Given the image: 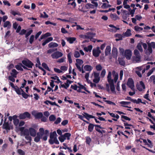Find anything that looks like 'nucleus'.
Listing matches in <instances>:
<instances>
[{
  "label": "nucleus",
  "mask_w": 155,
  "mask_h": 155,
  "mask_svg": "<svg viewBox=\"0 0 155 155\" xmlns=\"http://www.w3.org/2000/svg\"><path fill=\"white\" fill-rule=\"evenodd\" d=\"M112 74L114 80L111 78V72L110 71L109 72L107 77L108 84H106V89L108 92H109L110 91H111L113 93H114L115 92V88L114 83H116L118 79V74L115 71H112Z\"/></svg>",
  "instance_id": "f257e3e1"
},
{
  "label": "nucleus",
  "mask_w": 155,
  "mask_h": 155,
  "mask_svg": "<svg viewBox=\"0 0 155 155\" xmlns=\"http://www.w3.org/2000/svg\"><path fill=\"white\" fill-rule=\"evenodd\" d=\"M24 127L20 128V130L22 134L25 136V138L27 140L30 141L32 140L31 137H35L36 136V130L32 127H29L28 129H24Z\"/></svg>",
  "instance_id": "f03ea898"
},
{
  "label": "nucleus",
  "mask_w": 155,
  "mask_h": 155,
  "mask_svg": "<svg viewBox=\"0 0 155 155\" xmlns=\"http://www.w3.org/2000/svg\"><path fill=\"white\" fill-rule=\"evenodd\" d=\"M49 135V131L48 130H45L43 128H39V131L37 134L34 139V141L36 142H38L40 141V139H42L45 141L47 139Z\"/></svg>",
  "instance_id": "7ed1b4c3"
},
{
  "label": "nucleus",
  "mask_w": 155,
  "mask_h": 155,
  "mask_svg": "<svg viewBox=\"0 0 155 155\" xmlns=\"http://www.w3.org/2000/svg\"><path fill=\"white\" fill-rule=\"evenodd\" d=\"M148 47L146 44H143V48L144 51L147 55H149L152 52V48H155V42H152L148 43Z\"/></svg>",
  "instance_id": "20e7f679"
},
{
  "label": "nucleus",
  "mask_w": 155,
  "mask_h": 155,
  "mask_svg": "<svg viewBox=\"0 0 155 155\" xmlns=\"http://www.w3.org/2000/svg\"><path fill=\"white\" fill-rule=\"evenodd\" d=\"M120 52L124 58L127 60H130L132 56V51L129 50L127 49L124 51V49L121 48H119Z\"/></svg>",
  "instance_id": "39448f33"
},
{
  "label": "nucleus",
  "mask_w": 155,
  "mask_h": 155,
  "mask_svg": "<svg viewBox=\"0 0 155 155\" xmlns=\"http://www.w3.org/2000/svg\"><path fill=\"white\" fill-rule=\"evenodd\" d=\"M134 56L132 58V61L134 63H139L141 61V57L139 51L137 49H135L134 52Z\"/></svg>",
  "instance_id": "423d86ee"
},
{
  "label": "nucleus",
  "mask_w": 155,
  "mask_h": 155,
  "mask_svg": "<svg viewBox=\"0 0 155 155\" xmlns=\"http://www.w3.org/2000/svg\"><path fill=\"white\" fill-rule=\"evenodd\" d=\"M71 88L74 90H77L78 92H81V90L83 89L89 93H90V91L87 90L85 87L80 83H78L77 85H71Z\"/></svg>",
  "instance_id": "0eeeda50"
},
{
  "label": "nucleus",
  "mask_w": 155,
  "mask_h": 155,
  "mask_svg": "<svg viewBox=\"0 0 155 155\" xmlns=\"http://www.w3.org/2000/svg\"><path fill=\"white\" fill-rule=\"evenodd\" d=\"M94 77L93 81L95 83H98L100 81V79L99 76V73L95 71H94L91 74V78Z\"/></svg>",
  "instance_id": "6e6552de"
},
{
  "label": "nucleus",
  "mask_w": 155,
  "mask_h": 155,
  "mask_svg": "<svg viewBox=\"0 0 155 155\" xmlns=\"http://www.w3.org/2000/svg\"><path fill=\"white\" fill-rule=\"evenodd\" d=\"M10 84L11 86L13 88L15 91L16 93L18 95H21L23 90L21 88V87L19 88L17 86H15L13 84L12 82H10Z\"/></svg>",
  "instance_id": "1a4fd4ad"
},
{
  "label": "nucleus",
  "mask_w": 155,
  "mask_h": 155,
  "mask_svg": "<svg viewBox=\"0 0 155 155\" xmlns=\"http://www.w3.org/2000/svg\"><path fill=\"white\" fill-rule=\"evenodd\" d=\"M63 54L61 52L57 51L53 53L51 56L53 59H58L63 56Z\"/></svg>",
  "instance_id": "9d476101"
},
{
  "label": "nucleus",
  "mask_w": 155,
  "mask_h": 155,
  "mask_svg": "<svg viewBox=\"0 0 155 155\" xmlns=\"http://www.w3.org/2000/svg\"><path fill=\"white\" fill-rule=\"evenodd\" d=\"M93 55L95 57H98L99 55L101 53V51L100 50V48L97 47L93 49L92 51Z\"/></svg>",
  "instance_id": "9b49d317"
},
{
  "label": "nucleus",
  "mask_w": 155,
  "mask_h": 155,
  "mask_svg": "<svg viewBox=\"0 0 155 155\" xmlns=\"http://www.w3.org/2000/svg\"><path fill=\"white\" fill-rule=\"evenodd\" d=\"M30 114L28 112H26L20 114L18 117L20 119H25L27 118H30Z\"/></svg>",
  "instance_id": "f8f14e48"
},
{
  "label": "nucleus",
  "mask_w": 155,
  "mask_h": 155,
  "mask_svg": "<svg viewBox=\"0 0 155 155\" xmlns=\"http://www.w3.org/2000/svg\"><path fill=\"white\" fill-rule=\"evenodd\" d=\"M76 62L75 65L78 68L81 70V65L83 64L84 62L81 59H77L76 60Z\"/></svg>",
  "instance_id": "ddd939ff"
},
{
  "label": "nucleus",
  "mask_w": 155,
  "mask_h": 155,
  "mask_svg": "<svg viewBox=\"0 0 155 155\" xmlns=\"http://www.w3.org/2000/svg\"><path fill=\"white\" fill-rule=\"evenodd\" d=\"M22 63L29 68H32L33 65V63L29 60L26 59L22 61Z\"/></svg>",
  "instance_id": "4468645a"
},
{
  "label": "nucleus",
  "mask_w": 155,
  "mask_h": 155,
  "mask_svg": "<svg viewBox=\"0 0 155 155\" xmlns=\"http://www.w3.org/2000/svg\"><path fill=\"white\" fill-rule=\"evenodd\" d=\"M143 66L144 65L142 66L137 67L134 69V70L135 72L140 77H142V74L140 71L142 70V67H143Z\"/></svg>",
  "instance_id": "2eb2a0df"
},
{
  "label": "nucleus",
  "mask_w": 155,
  "mask_h": 155,
  "mask_svg": "<svg viewBox=\"0 0 155 155\" xmlns=\"http://www.w3.org/2000/svg\"><path fill=\"white\" fill-rule=\"evenodd\" d=\"M57 134L56 131H54L51 133L50 135V139L49 140V143L51 144H53V140L57 138Z\"/></svg>",
  "instance_id": "dca6fc26"
},
{
  "label": "nucleus",
  "mask_w": 155,
  "mask_h": 155,
  "mask_svg": "<svg viewBox=\"0 0 155 155\" xmlns=\"http://www.w3.org/2000/svg\"><path fill=\"white\" fill-rule=\"evenodd\" d=\"M137 89L139 91H141L145 89V86L142 81H140L137 85Z\"/></svg>",
  "instance_id": "f3484780"
},
{
  "label": "nucleus",
  "mask_w": 155,
  "mask_h": 155,
  "mask_svg": "<svg viewBox=\"0 0 155 155\" xmlns=\"http://www.w3.org/2000/svg\"><path fill=\"white\" fill-rule=\"evenodd\" d=\"M109 26L110 27V28H108L109 31L112 32H116L117 30H120L119 28L116 27L113 25H109Z\"/></svg>",
  "instance_id": "a211bd4d"
},
{
  "label": "nucleus",
  "mask_w": 155,
  "mask_h": 155,
  "mask_svg": "<svg viewBox=\"0 0 155 155\" xmlns=\"http://www.w3.org/2000/svg\"><path fill=\"white\" fill-rule=\"evenodd\" d=\"M127 85L132 90H134V82L132 78H129L127 82Z\"/></svg>",
  "instance_id": "6ab92c4d"
},
{
  "label": "nucleus",
  "mask_w": 155,
  "mask_h": 155,
  "mask_svg": "<svg viewBox=\"0 0 155 155\" xmlns=\"http://www.w3.org/2000/svg\"><path fill=\"white\" fill-rule=\"evenodd\" d=\"M32 114L36 118H40L42 117L43 116V114L42 113L37 112L35 111H33L32 112Z\"/></svg>",
  "instance_id": "aec40b11"
},
{
  "label": "nucleus",
  "mask_w": 155,
  "mask_h": 155,
  "mask_svg": "<svg viewBox=\"0 0 155 155\" xmlns=\"http://www.w3.org/2000/svg\"><path fill=\"white\" fill-rule=\"evenodd\" d=\"M3 128L7 130H10V129H12V126L9 124L7 122H4L3 124Z\"/></svg>",
  "instance_id": "412c9836"
},
{
  "label": "nucleus",
  "mask_w": 155,
  "mask_h": 155,
  "mask_svg": "<svg viewBox=\"0 0 155 155\" xmlns=\"http://www.w3.org/2000/svg\"><path fill=\"white\" fill-rule=\"evenodd\" d=\"M131 35V31L130 29H127L125 33H124L122 34L123 37H130Z\"/></svg>",
  "instance_id": "4be33fe9"
},
{
  "label": "nucleus",
  "mask_w": 155,
  "mask_h": 155,
  "mask_svg": "<svg viewBox=\"0 0 155 155\" xmlns=\"http://www.w3.org/2000/svg\"><path fill=\"white\" fill-rule=\"evenodd\" d=\"M18 116L16 115H14L12 117L14 124L16 126H17L19 123V120L17 119Z\"/></svg>",
  "instance_id": "5701e85b"
},
{
  "label": "nucleus",
  "mask_w": 155,
  "mask_h": 155,
  "mask_svg": "<svg viewBox=\"0 0 155 155\" xmlns=\"http://www.w3.org/2000/svg\"><path fill=\"white\" fill-rule=\"evenodd\" d=\"M145 44L142 42H140L139 43L137 46V48L138 49V50L141 52L143 51V49L142 48V46L143 47V44Z\"/></svg>",
  "instance_id": "b1692460"
},
{
  "label": "nucleus",
  "mask_w": 155,
  "mask_h": 155,
  "mask_svg": "<svg viewBox=\"0 0 155 155\" xmlns=\"http://www.w3.org/2000/svg\"><path fill=\"white\" fill-rule=\"evenodd\" d=\"M119 103L122 106L130 108V107H129L127 106V105H129L130 103V102L122 101L119 102Z\"/></svg>",
  "instance_id": "393cba45"
},
{
  "label": "nucleus",
  "mask_w": 155,
  "mask_h": 155,
  "mask_svg": "<svg viewBox=\"0 0 155 155\" xmlns=\"http://www.w3.org/2000/svg\"><path fill=\"white\" fill-rule=\"evenodd\" d=\"M110 17L111 19L114 21L117 20H119L120 19L119 17L118 16L115 14H110Z\"/></svg>",
  "instance_id": "a878e982"
},
{
  "label": "nucleus",
  "mask_w": 155,
  "mask_h": 155,
  "mask_svg": "<svg viewBox=\"0 0 155 155\" xmlns=\"http://www.w3.org/2000/svg\"><path fill=\"white\" fill-rule=\"evenodd\" d=\"M128 0H124L123 2V6L124 8L125 9H128L130 8V6L127 4L128 3Z\"/></svg>",
  "instance_id": "bb28decb"
},
{
  "label": "nucleus",
  "mask_w": 155,
  "mask_h": 155,
  "mask_svg": "<svg viewBox=\"0 0 155 155\" xmlns=\"http://www.w3.org/2000/svg\"><path fill=\"white\" fill-rule=\"evenodd\" d=\"M110 7H111V5L109 4V2L108 1H107V2L104 3L101 5V7L103 8H106Z\"/></svg>",
  "instance_id": "cd10ccee"
},
{
  "label": "nucleus",
  "mask_w": 155,
  "mask_h": 155,
  "mask_svg": "<svg viewBox=\"0 0 155 155\" xmlns=\"http://www.w3.org/2000/svg\"><path fill=\"white\" fill-rule=\"evenodd\" d=\"M84 68L85 71H91L92 70L93 68L91 65H87L84 66Z\"/></svg>",
  "instance_id": "c85d7f7f"
},
{
  "label": "nucleus",
  "mask_w": 155,
  "mask_h": 155,
  "mask_svg": "<svg viewBox=\"0 0 155 155\" xmlns=\"http://www.w3.org/2000/svg\"><path fill=\"white\" fill-rule=\"evenodd\" d=\"M111 48L109 46H107L105 49V55L107 56L109 55L110 53Z\"/></svg>",
  "instance_id": "c756f323"
},
{
  "label": "nucleus",
  "mask_w": 155,
  "mask_h": 155,
  "mask_svg": "<svg viewBox=\"0 0 155 155\" xmlns=\"http://www.w3.org/2000/svg\"><path fill=\"white\" fill-rule=\"evenodd\" d=\"M58 45L57 43L54 42H51L48 45V47L50 48H54L57 47Z\"/></svg>",
  "instance_id": "7c9ffc66"
},
{
  "label": "nucleus",
  "mask_w": 155,
  "mask_h": 155,
  "mask_svg": "<svg viewBox=\"0 0 155 155\" xmlns=\"http://www.w3.org/2000/svg\"><path fill=\"white\" fill-rule=\"evenodd\" d=\"M117 51L116 48H113L112 50V54L114 57L117 58Z\"/></svg>",
  "instance_id": "2f4dec72"
},
{
  "label": "nucleus",
  "mask_w": 155,
  "mask_h": 155,
  "mask_svg": "<svg viewBox=\"0 0 155 155\" xmlns=\"http://www.w3.org/2000/svg\"><path fill=\"white\" fill-rule=\"evenodd\" d=\"M72 52H70L68 54V59L69 64H71L72 63V60L71 57L72 55Z\"/></svg>",
  "instance_id": "473e14b6"
},
{
  "label": "nucleus",
  "mask_w": 155,
  "mask_h": 155,
  "mask_svg": "<svg viewBox=\"0 0 155 155\" xmlns=\"http://www.w3.org/2000/svg\"><path fill=\"white\" fill-rule=\"evenodd\" d=\"M76 38L75 37H69L67 38V40L70 44H72L76 40Z\"/></svg>",
  "instance_id": "72a5a7b5"
},
{
  "label": "nucleus",
  "mask_w": 155,
  "mask_h": 155,
  "mask_svg": "<svg viewBox=\"0 0 155 155\" xmlns=\"http://www.w3.org/2000/svg\"><path fill=\"white\" fill-rule=\"evenodd\" d=\"M128 9L129 12V13H128L129 15H130L132 17L134 16V15L135 13V10L134 9H131L130 7V8L127 9Z\"/></svg>",
  "instance_id": "f704fd0d"
},
{
  "label": "nucleus",
  "mask_w": 155,
  "mask_h": 155,
  "mask_svg": "<svg viewBox=\"0 0 155 155\" xmlns=\"http://www.w3.org/2000/svg\"><path fill=\"white\" fill-rule=\"evenodd\" d=\"M149 81L150 82H152L154 84H155V75H152L150 77Z\"/></svg>",
  "instance_id": "c9c22d12"
},
{
  "label": "nucleus",
  "mask_w": 155,
  "mask_h": 155,
  "mask_svg": "<svg viewBox=\"0 0 155 155\" xmlns=\"http://www.w3.org/2000/svg\"><path fill=\"white\" fill-rule=\"evenodd\" d=\"M11 26V24L10 22L8 21H7L5 22L4 24L3 27L5 28L8 27L9 28Z\"/></svg>",
  "instance_id": "e433bc0d"
},
{
  "label": "nucleus",
  "mask_w": 155,
  "mask_h": 155,
  "mask_svg": "<svg viewBox=\"0 0 155 155\" xmlns=\"http://www.w3.org/2000/svg\"><path fill=\"white\" fill-rule=\"evenodd\" d=\"M143 28L139 26H136L134 27V29L136 31L140 32L141 31L143 30Z\"/></svg>",
  "instance_id": "4c0bfd02"
},
{
  "label": "nucleus",
  "mask_w": 155,
  "mask_h": 155,
  "mask_svg": "<svg viewBox=\"0 0 155 155\" xmlns=\"http://www.w3.org/2000/svg\"><path fill=\"white\" fill-rule=\"evenodd\" d=\"M60 83V85L59 86V87L60 88L62 87L67 89L68 87V86H67L66 85V84L65 83L63 84V83L61 81V82Z\"/></svg>",
  "instance_id": "58836bf2"
},
{
  "label": "nucleus",
  "mask_w": 155,
  "mask_h": 155,
  "mask_svg": "<svg viewBox=\"0 0 155 155\" xmlns=\"http://www.w3.org/2000/svg\"><path fill=\"white\" fill-rule=\"evenodd\" d=\"M84 116L87 120H89L90 118H94V117L86 113H84Z\"/></svg>",
  "instance_id": "ea45409f"
},
{
  "label": "nucleus",
  "mask_w": 155,
  "mask_h": 155,
  "mask_svg": "<svg viewBox=\"0 0 155 155\" xmlns=\"http://www.w3.org/2000/svg\"><path fill=\"white\" fill-rule=\"evenodd\" d=\"M92 46L91 45H90L87 47H84V50L86 51H91L92 48Z\"/></svg>",
  "instance_id": "a19ab883"
},
{
  "label": "nucleus",
  "mask_w": 155,
  "mask_h": 155,
  "mask_svg": "<svg viewBox=\"0 0 155 155\" xmlns=\"http://www.w3.org/2000/svg\"><path fill=\"white\" fill-rule=\"evenodd\" d=\"M85 7L87 9H90L94 8L95 7L94 5H93L88 3L86 5Z\"/></svg>",
  "instance_id": "79ce46f5"
},
{
  "label": "nucleus",
  "mask_w": 155,
  "mask_h": 155,
  "mask_svg": "<svg viewBox=\"0 0 155 155\" xmlns=\"http://www.w3.org/2000/svg\"><path fill=\"white\" fill-rule=\"evenodd\" d=\"M94 35H95L93 33L88 32L87 34V35H85V36L86 38L91 39V37L94 36Z\"/></svg>",
  "instance_id": "37998d69"
},
{
  "label": "nucleus",
  "mask_w": 155,
  "mask_h": 155,
  "mask_svg": "<svg viewBox=\"0 0 155 155\" xmlns=\"http://www.w3.org/2000/svg\"><path fill=\"white\" fill-rule=\"evenodd\" d=\"M17 73V72L15 69H13L12 70V72H11V74L13 77H16V75Z\"/></svg>",
  "instance_id": "c03bdc74"
},
{
  "label": "nucleus",
  "mask_w": 155,
  "mask_h": 155,
  "mask_svg": "<svg viewBox=\"0 0 155 155\" xmlns=\"http://www.w3.org/2000/svg\"><path fill=\"white\" fill-rule=\"evenodd\" d=\"M89 73H86L85 74L84 77L88 83H91V81L89 79Z\"/></svg>",
  "instance_id": "a18cd8bd"
},
{
  "label": "nucleus",
  "mask_w": 155,
  "mask_h": 155,
  "mask_svg": "<svg viewBox=\"0 0 155 155\" xmlns=\"http://www.w3.org/2000/svg\"><path fill=\"white\" fill-rule=\"evenodd\" d=\"M132 102L137 104H139L142 102V100L138 98L137 100L134 99V100H132Z\"/></svg>",
  "instance_id": "49530a36"
},
{
  "label": "nucleus",
  "mask_w": 155,
  "mask_h": 155,
  "mask_svg": "<svg viewBox=\"0 0 155 155\" xmlns=\"http://www.w3.org/2000/svg\"><path fill=\"white\" fill-rule=\"evenodd\" d=\"M58 139L61 142H63L66 139V138L64 135H61L60 137H58Z\"/></svg>",
  "instance_id": "de8ad7c7"
},
{
  "label": "nucleus",
  "mask_w": 155,
  "mask_h": 155,
  "mask_svg": "<svg viewBox=\"0 0 155 155\" xmlns=\"http://www.w3.org/2000/svg\"><path fill=\"white\" fill-rule=\"evenodd\" d=\"M155 71V68H153L150 70L147 74V76H149L153 72Z\"/></svg>",
  "instance_id": "09e8293b"
},
{
  "label": "nucleus",
  "mask_w": 155,
  "mask_h": 155,
  "mask_svg": "<svg viewBox=\"0 0 155 155\" xmlns=\"http://www.w3.org/2000/svg\"><path fill=\"white\" fill-rule=\"evenodd\" d=\"M129 15L128 14H123L122 16V18L124 20H127V19H129L128 18L129 17Z\"/></svg>",
  "instance_id": "8fccbe9b"
},
{
  "label": "nucleus",
  "mask_w": 155,
  "mask_h": 155,
  "mask_svg": "<svg viewBox=\"0 0 155 155\" xmlns=\"http://www.w3.org/2000/svg\"><path fill=\"white\" fill-rule=\"evenodd\" d=\"M115 36L119 38V39H116V41L121 40L122 39V38L123 37L122 35H121V34H116L115 35Z\"/></svg>",
  "instance_id": "3c124183"
},
{
  "label": "nucleus",
  "mask_w": 155,
  "mask_h": 155,
  "mask_svg": "<svg viewBox=\"0 0 155 155\" xmlns=\"http://www.w3.org/2000/svg\"><path fill=\"white\" fill-rule=\"evenodd\" d=\"M74 56L76 58H79L80 56V53L77 51H75L74 53Z\"/></svg>",
  "instance_id": "603ef678"
},
{
  "label": "nucleus",
  "mask_w": 155,
  "mask_h": 155,
  "mask_svg": "<svg viewBox=\"0 0 155 155\" xmlns=\"http://www.w3.org/2000/svg\"><path fill=\"white\" fill-rule=\"evenodd\" d=\"M94 125L91 124H90L88 127V130L90 132H92L94 129Z\"/></svg>",
  "instance_id": "864d4df0"
},
{
  "label": "nucleus",
  "mask_w": 155,
  "mask_h": 155,
  "mask_svg": "<svg viewBox=\"0 0 155 155\" xmlns=\"http://www.w3.org/2000/svg\"><path fill=\"white\" fill-rule=\"evenodd\" d=\"M40 17L44 18H48V16L45 12H44L43 13L41 14Z\"/></svg>",
  "instance_id": "5fc2aeb1"
},
{
  "label": "nucleus",
  "mask_w": 155,
  "mask_h": 155,
  "mask_svg": "<svg viewBox=\"0 0 155 155\" xmlns=\"http://www.w3.org/2000/svg\"><path fill=\"white\" fill-rule=\"evenodd\" d=\"M95 68L97 70V71H100L102 69V67L100 64L97 65L96 66Z\"/></svg>",
  "instance_id": "6e6d98bb"
},
{
  "label": "nucleus",
  "mask_w": 155,
  "mask_h": 155,
  "mask_svg": "<svg viewBox=\"0 0 155 155\" xmlns=\"http://www.w3.org/2000/svg\"><path fill=\"white\" fill-rule=\"evenodd\" d=\"M109 114L112 117H115L116 118H117V119H118L119 117V116L117 114H114L112 113H109Z\"/></svg>",
  "instance_id": "4d7b16f0"
},
{
  "label": "nucleus",
  "mask_w": 155,
  "mask_h": 155,
  "mask_svg": "<svg viewBox=\"0 0 155 155\" xmlns=\"http://www.w3.org/2000/svg\"><path fill=\"white\" fill-rule=\"evenodd\" d=\"M49 119L51 121H54L56 119V117L54 115H51L49 117Z\"/></svg>",
  "instance_id": "13d9d810"
},
{
  "label": "nucleus",
  "mask_w": 155,
  "mask_h": 155,
  "mask_svg": "<svg viewBox=\"0 0 155 155\" xmlns=\"http://www.w3.org/2000/svg\"><path fill=\"white\" fill-rule=\"evenodd\" d=\"M68 2L69 4H71L74 7H75L76 6L75 3L73 0H68Z\"/></svg>",
  "instance_id": "bf43d9fd"
},
{
  "label": "nucleus",
  "mask_w": 155,
  "mask_h": 155,
  "mask_svg": "<svg viewBox=\"0 0 155 155\" xmlns=\"http://www.w3.org/2000/svg\"><path fill=\"white\" fill-rule=\"evenodd\" d=\"M51 78L55 80H57V81H56V82L58 83H59L60 82H61V81L59 79L58 77L57 76H54L52 77H51Z\"/></svg>",
  "instance_id": "052dcab7"
},
{
  "label": "nucleus",
  "mask_w": 155,
  "mask_h": 155,
  "mask_svg": "<svg viewBox=\"0 0 155 155\" xmlns=\"http://www.w3.org/2000/svg\"><path fill=\"white\" fill-rule=\"evenodd\" d=\"M65 138H67L68 140H69L70 139V137L71 134H70L68 133H65L64 135Z\"/></svg>",
  "instance_id": "680f3d73"
},
{
  "label": "nucleus",
  "mask_w": 155,
  "mask_h": 155,
  "mask_svg": "<svg viewBox=\"0 0 155 155\" xmlns=\"http://www.w3.org/2000/svg\"><path fill=\"white\" fill-rule=\"evenodd\" d=\"M106 73V71L104 69H103L102 70V71L101 73V78H103L105 75Z\"/></svg>",
  "instance_id": "e2e57ef3"
},
{
  "label": "nucleus",
  "mask_w": 155,
  "mask_h": 155,
  "mask_svg": "<svg viewBox=\"0 0 155 155\" xmlns=\"http://www.w3.org/2000/svg\"><path fill=\"white\" fill-rule=\"evenodd\" d=\"M22 95V96L25 98L26 99L27 98L28 96V94H27L25 93L23 91L22 92L21 94Z\"/></svg>",
  "instance_id": "0e129e2a"
},
{
  "label": "nucleus",
  "mask_w": 155,
  "mask_h": 155,
  "mask_svg": "<svg viewBox=\"0 0 155 155\" xmlns=\"http://www.w3.org/2000/svg\"><path fill=\"white\" fill-rule=\"evenodd\" d=\"M42 66L45 68L48 71H50L49 68H48L47 64L46 63H43L42 64Z\"/></svg>",
  "instance_id": "69168bd1"
},
{
  "label": "nucleus",
  "mask_w": 155,
  "mask_h": 155,
  "mask_svg": "<svg viewBox=\"0 0 155 155\" xmlns=\"http://www.w3.org/2000/svg\"><path fill=\"white\" fill-rule=\"evenodd\" d=\"M21 64L20 65H17L15 66V68L18 70H22L23 69L21 68Z\"/></svg>",
  "instance_id": "338daca9"
},
{
  "label": "nucleus",
  "mask_w": 155,
  "mask_h": 155,
  "mask_svg": "<svg viewBox=\"0 0 155 155\" xmlns=\"http://www.w3.org/2000/svg\"><path fill=\"white\" fill-rule=\"evenodd\" d=\"M60 69L62 71V73L63 71H66L67 70L68 67L65 66H61L60 68Z\"/></svg>",
  "instance_id": "774afa93"
}]
</instances>
